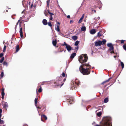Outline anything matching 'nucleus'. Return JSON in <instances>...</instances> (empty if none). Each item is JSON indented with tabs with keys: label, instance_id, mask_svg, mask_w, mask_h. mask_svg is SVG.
Instances as JSON below:
<instances>
[{
	"label": "nucleus",
	"instance_id": "473e14b6",
	"mask_svg": "<svg viewBox=\"0 0 126 126\" xmlns=\"http://www.w3.org/2000/svg\"><path fill=\"white\" fill-rule=\"evenodd\" d=\"M42 89L41 86L40 87V88L38 90V92L39 93H41L42 92Z\"/></svg>",
	"mask_w": 126,
	"mask_h": 126
},
{
	"label": "nucleus",
	"instance_id": "79ce46f5",
	"mask_svg": "<svg viewBox=\"0 0 126 126\" xmlns=\"http://www.w3.org/2000/svg\"><path fill=\"white\" fill-rule=\"evenodd\" d=\"M20 21H21L20 22V23L19 24V25L20 27H21V24L22 22H24L23 20H21Z\"/></svg>",
	"mask_w": 126,
	"mask_h": 126
},
{
	"label": "nucleus",
	"instance_id": "de8ad7c7",
	"mask_svg": "<svg viewBox=\"0 0 126 126\" xmlns=\"http://www.w3.org/2000/svg\"><path fill=\"white\" fill-rule=\"evenodd\" d=\"M6 49V46H4V47L3 51L4 52Z\"/></svg>",
	"mask_w": 126,
	"mask_h": 126
},
{
	"label": "nucleus",
	"instance_id": "bf43d9fd",
	"mask_svg": "<svg viewBox=\"0 0 126 126\" xmlns=\"http://www.w3.org/2000/svg\"><path fill=\"white\" fill-rule=\"evenodd\" d=\"M78 48H79L78 47H75V49H77V50H78Z\"/></svg>",
	"mask_w": 126,
	"mask_h": 126
},
{
	"label": "nucleus",
	"instance_id": "ea45409f",
	"mask_svg": "<svg viewBox=\"0 0 126 126\" xmlns=\"http://www.w3.org/2000/svg\"><path fill=\"white\" fill-rule=\"evenodd\" d=\"M48 25L50 26L51 28L52 27V24H51V23L50 22H48Z\"/></svg>",
	"mask_w": 126,
	"mask_h": 126
},
{
	"label": "nucleus",
	"instance_id": "338daca9",
	"mask_svg": "<svg viewBox=\"0 0 126 126\" xmlns=\"http://www.w3.org/2000/svg\"><path fill=\"white\" fill-rule=\"evenodd\" d=\"M3 126H6L5 125H4Z\"/></svg>",
	"mask_w": 126,
	"mask_h": 126
},
{
	"label": "nucleus",
	"instance_id": "bb28decb",
	"mask_svg": "<svg viewBox=\"0 0 126 126\" xmlns=\"http://www.w3.org/2000/svg\"><path fill=\"white\" fill-rule=\"evenodd\" d=\"M109 99L108 97H106L105 98L104 100V103H106L108 102Z\"/></svg>",
	"mask_w": 126,
	"mask_h": 126
},
{
	"label": "nucleus",
	"instance_id": "5fc2aeb1",
	"mask_svg": "<svg viewBox=\"0 0 126 126\" xmlns=\"http://www.w3.org/2000/svg\"><path fill=\"white\" fill-rule=\"evenodd\" d=\"M84 14L82 16V17H81L82 18H83L84 17Z\"/></svg>",
	"mask_w": 126,
	"mask_h": 126
},
{
	"label": "nucleus",
	"instance_id": "c9c22d12",
	"mask_svg": "<svg viewBox=\"0 0 126 126\" xmlns=\"http://www.w3.org/2000/svg\"><path fill=\"white\" fill-rule=\"evenodd\" d=\"M4 59V57H2L0 60V63H2L3 62Z\"/></svg>",
	"mask_w": 126,
	"mask_h": 126
},
{
	"label": "nucleus",
	"instance_id": "dca6fc26",
	"mask_svg": "<svg viewBox=\"0 0 126 126\" xmlns=\"http://www.w3.org/2000/svg\"><path fill=\"white\" fill-rule=\"evenodd\" d=\"M90 32L91 34H94L96 33V31L95 29H92L90 31Z\"/></svg>",
	"mask_w": 126,
	"mask_h": 126
},
{
	"label": "nucleus",
	"instance_id": "c03bdc74",
	"mask_svg": "<svg viewBox=\"0 0 126 126\" xmlns=\"http://www.w3.org/2000/svg\"><path fill=\"white\" fill-rule=\"evenodd\" d=\"M49 0H47V6H49Z\"/></svg>",
	"mask_w": 126,
	"mask_h": 126
},
{
	"label": "nucleus",
	"instance_id": "09e8293b",
	"mask_svg": "<svg viewBox=\"0 0 126 126\" xmlns=\"http://www.w3.org/2000/svg\"><path fill=\"white\" fill-rule=\"evenodd\" d=\"M62 76L64 77L65 76V75L64 72H63V73L62 74Z\"/></svg>",
	"mask_w": 126,
	"mask_h": 126
},
{
	"label": "nucleus",
	"instance_id": "aec40b11",
	"mask_svg": "<svg viewBox=\"0 0 126 126\" xmlns=\"http://www.w3.org/2000/svg\"><path fill=\"white\" fill-rule=\"evenodd\" d=\"M76 53H72L71 55L70 58L71 59H73L75 56L76 55Z\"/></svg>",
	"mask_w": 126,
	"mask_h": 126
},
{
	"label": "nucleus",
	"instance_id": "603ef678",
	"mask_svg": "<svg viewBox=\"0 0 126 126\" xmlns=\"http://www.w3.org/2000/svg\"><path fill=\"white\" fill-rule=\"evenodd\" d=\"M100 18V17H98L97 18L96 17H95L94 18V19L95 20H96L97 19H99Z\"/></svg>",
	"mask_w": 126,
	"mask_h": 126
},
{
	"label": "nucleus",
	"instance_id": "20e7f679",
	"mask_svg": "<svg viewBox=\"0 0 126 126\" xmlns=\"http://www.w3.org/2000/svg\"><path fill=\"white\" fill-rule=\"evenodd\" d=\"M63 79V78L62 77H58L56 78L57 82H54V84L56 86H58L61 85V81Z\"/></svg>",
	"mask_w": 126,
	"mask_h": 126
},
{
	"label": "nucleus",
	"instance_id": "a211bd4d",
	"mask_svg": "<svg viewBox=\"0 0 126 126\" xmlns=\"http://www.w3.org/2000/svg\"><path fill=\"white\" fill-rule=\"evenodd\" d=\"M42 22L43 24L44 25H46L47 24V21L45 19H44L43 20Z\"/></svg>",
	"mask_w": 126,
	"mask_h": 126
},
{
	"label": "nucleus",
	"instance_id": "e433bc0d",
	"mask_svg": "<svg viewBox=\"0 0 126 126\" xmlns=\"http://www.w3.org/2000/svg\"><path fill=\"white\" fill-rule=\"evenodd\" d=\"M3 64L4 65H5L7 66H8V63L7 62L5 61H4L3 62Z\"/></svg>",
	"mask_w": 126,
	"mask_h": 126
},
{
	"label": "nucleus",
	"instance_id": "4be33fe9",
	"mask_svg": "<svg viewBox=\"0 0 126 126\" xmlns=\"http://www.w3.org/2000/svg\"><path fill=\"white\" fill-rule=\"evenodd\" d=\"M86 30V28L85 26H82L81 28V30L82 31H85Z\"/></svg>",
	"mask_w": 126,
	"mask_h": 126
},
{
	"label": "nucleus",
	"instance_id": "58836bf2",
	"mask_svg": "<svg viewBox=\"0 0 126 126\" xmlns=\"http://www.w3.org/2000/svg\"><path fill=\"white\" fill-rule=\"evenodd\" d=\"M4 121L2 120H1V119H0V124H4Z\"/></svg>",
	"mask_w": 126,
	"mask_h": 126
},
{
	"label": "nucleus",
	"instance_id": "3c124183",
	"mask_svg": "<svg viewBox=\"0 0 126 126\" xmlns=\"http://www.w3.org/2000/svg\"><path fill=\"white\" fill-rule=\"evenodd\" d=\"M3 56V54L2 53H1L0 54V58L2 57Z\"/></svg>",
	"mask_w": 126,
	"mask_h": 126
},
{
	"label": "nucleus",
	"instance_id": "ddd939ff",
	"mask_svg": "<svg viewBox=\"0 0 126 126\" xmlns=\"http://www.w3.org/2000/svg\"><path fill=\"white\" fill-rule=\"evenodd\" d=\"M65 48L67 49L68 51H69L73 49L72 47L71 46L69 45H68V46L65 47Z\"/></svg>",
	"mask_w": 126,
	"mask_h": 126
},
{
	"label": "nucleus",
	"instance_id": "1a4fd4ad",
	"mask_svg": "<svg viewBox=\"0 0 126 126\" xmlns=\"http://www.w3.org/2000/svg\"><path fill=\"white\" fill-rule=\"evenodd\" d=\"M96 1L97 2V4H97L98 5L97 7H98L99 9H100V8H101L102 6L101 2L100 0H96Z\"/></svg>",
	"mask_w": 126,
	"mask_h": 126
},
{
	"label": "nucleus",
	"instance_id": "9b49d317",
	"mask_svg": "<svg viewBox=\"0 0 126 126\" xmlns=\"http://www.w3.org/2000/svg\"><path fill=\"white\" fill-rule=\"evenodd\" d=\"M2 105L4 108L6 109L8 107V103L6 102H3L2 103Z\"/></svg>",
	"mask_w": 126,
	"mask_h": 126
},
{
	"label": "nucleus",
	"instance_id": "8fccbe9b",
	"mask_svg": "<svg viewBox=\"0 0 126 126\" xmlns=\"http://www.w3.org/2000/svg\"><path fill=\"white\" fill-rule=\"evenodd\" d=\"M120 42L121 44L124 43V41L123 40H121L120 41Z\"/></svg>",
	"mask_w": 126,
	"mask_h": 126
},
{
	"label": "nucleus",
	"instance_id": "412c9836",
	"mask_svg": "<svg viewBox=\"0 0 126 126\" xmlns=\"http://www.w3.org/2000/svg\"><path fill=\"white\" fill-rule=\"evenodd\" d=\"M72 38L75 41L78 38V37L76 35L73 36H72Z\"/></svg>",
	"mask_w": 126,
	"mask_h": 126
},
{
	"label": "nucleus",
	"instance_id": "2f4dec72",
	"mask_svg": "<svg viewBox=\"0 0 126 126\" xmlns=\"http://www.w3.org/2000/svg\"><path fill=\"white\" fill-rule=\"evenodd\" d=\"M102 113L101 112H98L97 113V115L98 116H100L101 115Z\"/></svg>",
	"mask_w": 126,
	"mask_h": 126
},
{
	"label": "nucleus",
	"instance_id": "6e6d98bb",
	"mask_svg": "<svg viewBox=\"0 0 126 126\" xmlns=\"http://www.w3.org/2000/svg\"><path fill=\"white\" fill-rule=\"evenodd\" d=\"M67 17L68 18H70V15H68L67 16Z\"/></svg>",
	"mask_w": 126,
	"mask_h": 126
},
{
	"label": "nucleus",
	"instance_id": "7c9ffc66",
	"mask_svg": "<svg viewBox=\"0 0 126 126\" xmlns=\"http://www.w3.org/2000/svg\"><path fill=\"white\" fill-rule=\"evenodd\" d=\"M106 40L105 39H103V40L102 41H101L102 44L104 45L105 44L106 42Z\"/></svg>",
	"mask_w": 126,
	"mask_h": 126
},
{
	"label": "nucleus",
	"instance_id": "cd10ccee",
	"mask_svg": "<svg viewBox=\"0 0 126 126\" xmlns=\"http://www.w3.org/2000/svg\"><path fill=\"white\" fill-rule=\"evenodd\" d=\"M66 78H64L63 80V81L61 82V83H62L61 85V87L64 84V82L66 80Z\"/></svg>",
	"mask_w": 126,
	"mask_h": 126
},
{
	"label": "nucleus",
	"instance_id": "f704fd0d",
	"mask_svg": "<svg viewBox=\"0 0 126 126\" xmlns=\"http://www.w3.org/2000/svg\"><path fill=\"white\" fill-rule=\"evenodd\" d=\"M79 44V41H78L76 42L74 44V45L75 46H77Z\"/></svg>",
	"mask_w": 126,
	"mask_h": 126
},
{
	"label": "nucleus",
	"instance_id": "a19ab883",
	"mask_svg": "<svg viewBox=\"0 0 126 126\" xmlns=\"http://www.w3.org/2000/svg\"><path fill=\"white\" fill-rule=\"evenodd\" d=\"M101 34L100 32H98L97 33V36L98 37H100V36H101Z\"/></svg>",
	"mask_w": 126,
	"mask_h": 126
},
{
	"label": "nucleus",
	"instance_id": "0e129e2a",
	"mask_svg": "<svg viewBox=\"0 0 126 126\" xmlns=\"http://www.w3.org/2000/svg\"><path fill=\"white\" fill-rule=\"evenodd\" d=\"M33 7H34V8H36V5H35L33 6Z\"/></svg>",
	"mask_w": 126,
	"mask_h": 126
},
{
	"label": "nucleus",
	"instance_id": "a878e982",
	"mask_svg": "<svg viewBox=\"0 0 126 126\" xmlns=\"http://www.w3.org/2000/svg\"><path fill=\"white\" fill-rule=\"evenodd\" d=\"M21 18L20 17V18L18 20L17 22L16 23V26L15 27V30L16 29V28L17 25L18 24V23H19V22H20V21L21 20Z\"/></svg>",
	"mask_w": 126,
	"mask_h": 126
},
{
	"label": "nucleus",
	"instance_id": "774afa93",
	"mask_svg": "<svg viewBox=\"0 0 126 126\" xmlns=\"http://www.w3.org/2000/svg\"><path fill=\"white\" fill-rule=\"evenodd\" d=\"M8 11V10H6V12H7Z\"/></svg>",
	"mask_w": 126,
	"mask_h": 126
},
{
	"label": "nucleus",
	"instance_id": "4d7b16f0",
	"mask_svg": "<svg viewBox=\"0 0 126 126\" xmlns=\"http://www.w3.org/2000/svg\"><path fill=\"white\" fill-rule=\"evenodd\" d=\"M33 6V4L32 3V4L30 8H32Z\"/></svg>",
	"mask_w": 126,
	"mask_h": 126
},
{
	"label": "nucleus",
	"instance_id": "f3484780",
	"mask_svg": "<svg viewBox=\"0 0 126 126\" xmlns=\"http://www.w3.org/2000/svg\"><path fill=\"white\" fill-rule=\"evenodd\" d=\"M82 65H84L83 66V67H84L85 66H86L87 67H88V68L89 69H90H90L91 67V66L88 63H85L84 64H82Z\"/></svg>",
	"mask_w": 126,
	"mask_h": 126
},
{
	"label": "nucleus",
	"instance_id": "39448f33",
	"mask_svg": "<svg viewBox=\"0 0 126 126\" xmlns=\"http://www.w3.org/2000/svg\"><path fill=\"white\" fill-rule=\"evenodd\" d=\"M107 46L110 47L109 49V50L110 52L111 53H114V47L111 43H108L107 44Z\"/></svg>",
	"mask_w": 126,
	"mask_h": 126
},
{
	"label": "nucleus",
	"instance_id": "13d9d810",
	"mask_svg": "<svg viewBox=\"0 0 126 126\" xmlns=\"http://www.w3.org/2000/svg\"><path fill=\"white\" fill-rule=\"evenodd\" d=\"M73 21L72 20H71L70 21V23H73Z\"/></svg>",
	"mask_w": 126,
	"mask_h": 126
},
{
	"label": "nucleus",
	"instance_id": "37998d69",
	"mask_svg": "<svg viewBox=\"0 0 126 126\" xmlns=\"http://www.w3.org/2000/svg\"><path fill=\"white\" fill-rule=\"evenodd\" d=\"M123 47L124 49L125 50H126V44L123 45Z\"/></svg>",
	"mask_w": 126,
	"mask_h": 126
},
{
	"label": "nucleus",
	"instance_id": "2eb2a0df",
	"mask_svg": "<svg viewBox=\"0 0 126 126\" xmlns=\"http://www.w3.org/2000/svg\"><path fill=\"white\" fill-rule=\"evenodd\" d=\"M48 13L50 15V16L49 17V20H52L53 19V17L52 16L54 15L53 13H51L49 11H48Z\"/></svg>",
	"mask_w": 126,
	"mask_h": 126
},
{
	"label": "nucleus",
	"instance_id": "e2e57ef3",
	"mask_svg": "<svg viewBox=\"0 0 126 126\" xmlns=\"http://www.w3.org/2000/svg\"><path fill=\"white\" fill-rule=\"evenodd\" d=\"M114 58H116V55H115L114 56Z\"/></svg>",
	"mask_w": 126,
	"mask_h": 126
},
{
	"label": "nucleus",
	"instance_id": "72a5a7b5",
	"mask_svg": "<svg viewBox=\"0 0 126 126\" xmlns=\"http://www.w3.org/2000/svg\"><path fill=\"white\" fill-rule=\"evenodd\" d=\"M83 19V18H82L81 17L80 18V19L79 20V21H78V23H81L82 21V19Z\"/></svg>",
	"mask_w": 126,
	"mask_h": 126
},
{
	"label": "nucleus",
	"instance_id": "7ed1b4c3",
	"mask_svg": "<svg viewBox=\"0 0 126 126\" xmlns=\"http://www.w3.org/2000/svg\"><path fill=\"white\" fill-rule=\"evenodd\" d=\"M88 57L86 54H83L80 55L79 57V61L81 63H82L87 62Z\"/></svg>",
	"mask_w": 126,
	"mask_h": 126
},
{
	"label": "nucleus",
	"instance_id": "f257e3e1",
	"mask_svg": "<svg viewBox=\"0 0 126 126\" xmlns=\"http://www.w3.org/2000/svg\"><path fill=\"white\" fill-rule=\"evenodd\" d=\"M111 118L109 116L104 117L102 121L100 122V125H96L95 126H112Z\"/></svg>",
	"mask_w": 126,
	"mask_h": 126
},
{
	"label": "nucleus",
	"instance_id": "f03ea898",
	"mask_svg": "<svg viewBox=\"0 0 126 126\" xmlns=\"http://www.w3.org/2000/svg\"><path fill=\"white\" fill-rule=\"evenodd\" d=\"M84 65H81L79 67V70L80 72L84 75H87L89 74L91 72L89 68H85L83 67Z\"/></svg>",
	"mask_w": 126,
	"mask_h": 126
},
{
	"label": "nucleus",
	"instance_id": "423d86ee",
	"mask_svg": "<svg viewBox=\"0 0 126 126\" xmlns=\"http://www.w3.org/2000/svg\"><path fill=\"white\" fill-rule=\"evenodd\" d=\"M66 99V101L67 102H69V103L71 104L73 100V97H70L69 96H67Z\"/></svg>",
	"mask_w": 126,
	"mask_h": 126
},
{
	"label": "nucleus",
	"instance_id": "4468645a",
	"mask_svg": "<svg viewBox=\"0 0 126 126\" xmlns=\"http://www.w3.org/2000/svg\"><path fill=\"white\" fill-rule=\"evenodd\" d=\"M43 118L45 120L47 119V117L45 115L43 114L41 115V120L42 121L44 122V121L42 119Z\"/></svg>",
	"mask_w": 126,
	"mask_h": 126
},
{
	"label": "nucleus",
	"instance_id": "0eeeda50",
	"mask_svg": "<svg viewBox=\"0 0 126 126\" xmlns=\"http://www.w3.org/2000/svg\"><path fill=\"white\" fill-rule=\"evenodd\" d=\"M24 25L23 27L22 28H21L20 29L19 33L21 38H22L23 36V33L22 31V29H24L25 28V25L24 24H23Z\"/></svg>",
	"mask_w": 126,
	"mask_h": 126
},
{
	"label": "nucleus",
	"instance_id": "49530a36",
	"mask_svg": "<svg viewBox=\"0 0 126 126\" xmlns=\"http://www.w3.org/2000/svg\"><path fill=\"white\" fill-rule=\"evenodd\" d=\"M92 11L93 12L92 14H93L94 13L93 12H94V13H95L96 12V10H93V8H92Z\"/></svg>",
	"mask_w": 126,
	"mask_h": 126
},
{
	"label": "nucleus",
	"instance_id": "5701e85b",
	"mask_svg": "<svg viewBox=\"0 0 126 126\" xmlns=\"http://www.w3.org/2000/svg\"><path fill=\"white\" fill-rule=\"evenodd\" d=\"M16 51L17 52L18 51L19 49V45H17L16 47Z\"/></svg>",
	"mask_w": 126,
	"mask_h": 126
},
{
	"label": "nucleus",
	"instance_id": "393cba45",
	"mask_svg": "<svg viewBox=\"0 0 126 126\" xmlns=\"http://www.w3.org/2000/svg\"><path fill=\"white\" fill-rule=\"evenodd\" d=\"M48 11H49V10H45L44 11V13L45 14V16H47V12L48 13Z\"/></svg>",
	"mask_w": 126,
	"mask_h": 126
},
{
	"label": "nucleus",
	"instance_id": "052dcab7",
	"mask_svg": "<svg viewBox=\"0 0 126 126\" xmlns=\"http://www.w3.org/2000/svg\"><path fill=\"white\" fill-rule=\"evenodd\" d=\"M36 107H37V108L38 109H41V108L40 107H38L37 106H36Z\"/></svg>",
	"mask_w": 126,
	"mask_h": 126
},
{
	"label": "nucleus",
	"instance_id": "f8f14e48",
	"mask_svg": "<svg viewBox=\"0 0 126 126\" xmlns=\"http://www.w3.org/2000/svg\"><path fill=\"white\" fill-rule=\"evenodd\" d=\"M52 44L53 45L56 47H58V45L56 46V44H57V41L55 39L54 40H53L52 41Z\"/></svg>",
	"mask_w": 126,
	"mask_h": 126
},
{
	"label": "nucleus",
	"instance_id": "4c0bfd02",
	"mask_svg": "<svg viewBox=\"0 0 126 126\" xmlns=\"http://www.w3.org/2000/svg\"><path fill=\"white\" fill-rule=\"evenodd\" d=\"M0 76L1 77V78H2L4 76V73H3V71L2 72H1V73L0 74Z\"/></svg>",
	"mask_w": 126,
	"mask_h": 126
},
{
	"label": "nucleus",
	"instance_id": "864d4df0",
	"mask_svg": "<svg viewBox=\"0 0 126 126\" xmlns=\"http://www.w3.org/2000/svg\"><path fill=\"white\" fill-rule=\"evenodd\" d=\"M2 110L0 109V114H1L2 112Z\"/></svg>",
	"mask_w": 126,
	"mask_h": 126
},
{
	"label": "nucleus",
	"instance_id": "9d476101",
	"mask_svg": "<svg viewBox=\"0 0 126 126\" xmlns=\"http://www.w3.org/2000/svg\"><path fill=\"white\" fill-rule=\"evenodd\" d=\"M4 89L3 88H2L1 89V94L2 96V99L4 98V97L5 95V93L4 92Z\"/></svg>",
	"mask_w": 126,
	"mask_h": 126
},
{
	"label": "nucleus",
	"instance_id": "b1692460",
	"mask_svg": "<svg viewBox=\"0 0 126 126\" xmlns=\"http://www.w3.org/2000/svg\"><path fill=\"white\" fill-rule=\"evenodd\" d=\"M60 26L59 25H57V28L55 27V30H57L58 32H59L60 31V29H59Z\"/></svg>",
	"mask_w": 126,
	"mask_h": 126
},
{
	"label": "nucleus",
	"instance_id": "c756f323",
	"mask_svg": "<svg viewBox=\"0 0 126 126\" xmlns=\"http://www.w3.org/2000/svg\"><path fill=\"white\" fill-rule=\"evenodd\" d=\"M120 63H121V65L122 66V69H123L124 68V64L121 61L120 62Z\"/></svg>",
	"mask_w": 126,
	"mask_h": 126
},
{
	"label": "nucleus",
	"instance_id": "6ab92c4d",
	"mask_svg": "<svg viewBox=\"0 0 126 126\" xmlns=\"http://www.w3.org/2000/svg\"><path fill=\"white\" fill-rule=\"evenodd\" d=\"M112 78L111 77L110 78L106 80L105 81H104L101 84L103 85L104 83H106L109 82V81L110 79H111Z\"/></svg>",
	"mask_w": 126,
	"mask_h": 126
},
{
	"label": "nucleus",
	"instance_id": "680f3d73",
	"mask_svg": "<svg viewBox=\"0 0 126 126\" xmlns=\"http://www.w3.org/2000/svg\"><path fill=\"white\" fill-rule=\"evenodd\" d=\"M57 24H58V25H59L60 26V23L59 22H57Z\"/></svg>",
	"mask_w": 126,
	"mask_h": 126
},
{
	"label": "nucleus",
	"instance_id": "a18cd8bd",
	"mask_svg": "<svg viewBox=\"0 0 126 126\" xmlns=\"http://www.w3.org/2000/svg\"><path fill=\"white\" fill-rule=\"evenodd\" d=\"M68 44H67L66 43V42H64V43L63 44H62V45H63V46H66V47L67 46H68Z\"/></svg>",
	"mask_w": 126,
	"mask_h": 126
},
{
	"label": "nucleus",
	"instance_id": "6e6552de",
	"mask_svg": "<svg viewBox=\"0 0 126 126\" xmlns=\"http://www.w3.org/2000/svg\"><path fill=\"white\" fill-rule=\"evenodd\" d=\"M102 44V43L101 41L99 40L95 42V46H101V45Z\"/></svg>",
	"mask_w": 126,
	"mask_h": 126
},
{
	"label": "nucleus",
	"instance_id": "c85d7f7f",
	"mask_svg": "<svg viewBox=\"0 0 126 126\" xmlns=\"http://www.w3.org/2000/svg\"><path fill=\"white\" fill-rule=\"evenodd\" d=\"M38 99V98H36L34 100L35 105V106H36L37 105Z\"/></svg>",
	"mask_w": 126,
	"mask_h": 126
},
{
	"label": "nucleus",
	"instance_id": "69168bd1",
	"mask_svg": "<svg viewBox=\"0 0 126 126\" xmlns=\"http://www.w3.org/2000/svg\"><path fill=\"white\" fill-rule=\"evenodd\" d=\"M63 51V50H61L60 51H59V52H62Z\"/></svg>",
	"mask_w": 126,
	"mask_h": 126
}]
</instances>
